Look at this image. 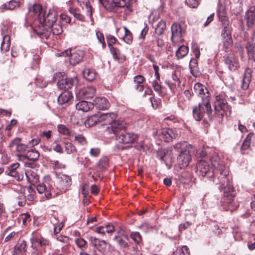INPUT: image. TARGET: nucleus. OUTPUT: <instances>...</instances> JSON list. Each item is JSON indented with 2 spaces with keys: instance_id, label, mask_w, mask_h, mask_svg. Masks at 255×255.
I'll use <instances>...</instances> for the list:
<instances>
[{
  "instance_id": "f257e3e1",
  "label": "nucleus",
  "mask_w": 255,
  "mask_h": 255,
  "mask_svg": "<svg viewBox=\"0 0 255 255\" xmlns=\"http://www.w3.org/2000/svg\"><path fill=\"white\" fill-rule=\"evenodd\" d=\"M220 173L221 175L218 177L219 183L216 182V184L220 185V187L224 192V197L221 200L222 206L225 211H233L235 209L234 197L232 194L233 186L230 183L226 172L223 173V172H220Z\"/></svg>"
},
{
  "instance_id": "f03ea898",
  "label": "nucleus",
  "mask_w": 255,
  "mask_h": 255,
  "mask_svg": "<svg viewBox=\"0 0 255 255\" xmlns=\"http://www.w3.org/2000/svg\"><path fill=\"white\" fill-rule=\"evenodd\" d=\"M117 115L115 113L106 114L100 113L101 124L102 125H109L106 130L109 133L117 134L124 127L123 121H117Z\"/></svg>"
},
{
  "instance_id": "7ed1b4c3",
  "label": "nucleus",
  "mask_w": 255,
  "mask_h": 255,
  "mask_svg": "<svg viewBox=\"0 0 255 255\" xmlns=\"http://www.w3.org/2000/svg\"><path fill=\"white\" fill-rule=\"evenodd\" d=\"M205 115L210 120L212 119V110L208 95L203 97L202 102L193 109V116L197 121L202 120Z\"/></svg>"
},
{
  "instance_id": "20e7f679",
  "label": "nucleus",
  "mask_w": 255,
  "mask_h": 255,
  "mask_svg": "<svg viewBox=\"0 0 255 255\" xmlns=\"http://www.w3.org/2000/svg\"><path fill=\"white\" fill-rule=\"evenodd\" d=\"M53 181L49 176H45L42 182L36 186V190L39 194L43 195L42 197L46 199L52 198V189Z\"/></svg>"
},
{
  "instance_id": "39448f33",
  "label": "nucleus",
  "mask_w": 255,
  "mask_h": 255,
  "mask_svg": "<svg viewBox=\"0 0 255 255\" xmlns=\"http://www.w3.org/2000/svg\"><path fill=\"white\" fill-rule=\"evenodd\" d=\"M228 109V104L224 94L216 95L214 105L215 114L218 117L223 116Z\"/></svg>"
},
{
  "instance_id": "423d86ee",
  "label": "nucleus",
  "mask_w": 255,
  "mask_h": 255,
  "mask_svg": "<svg viewBox=\"0 0 255 255\" xmlns=\"http://www.w3.org/2000/svg\"><path fill=\"white\" fill-rule=\"evenodd\" d=\"M58 55L63 57L69 56V62L71 65L74 66L82 61L84 53L81 50H75L71 52V49H68L61 53H58Z\"/></svg>"
},
{
  "instance_id": "0eeeda50",
  "label": "nucleus",
  "mask_w": 255,
  "mask_h": 255,
  "mask_svg": "<svg viewBox=\"0 0 255 255\" xmlns=\"http://www.w3.org/2000/svg\"><path fill=\"white\" fill-rule=\"evenodd\" d=\"M222 50L226 53L231 51L233 45V39L229 30L223 29L221 33Z\"/></svg>"
},
{
  "instance_id": "6e6552de",
  "label": "nucleus",
  "mask_w": 255,
  "mask_h": 255,
  "mask_svg": "<svg viewBox=\"0 0 255 255\" xmlns=\"http://www.w3.org/2000/svg\"><path fill=\"white\" fill-rule=\"evenodd\" d=\"M172 31L171 40L173 43H176L182 40V34L185 29L178 23H174L171 27Z\"/></svg>"
},
{
  "instance_id": "1a4fd4ad",
  "label": "nucleus",
  "mask_w": 255,
  "mask_h": 255,
  "mask_svg": "<svg viewBox=\"0 0 255 255\" xmlns=\"http://www.w3.org/2000/svg\"><path fill=\"white\" fill-rule=\"evenodd\" d=\"M122 128V130L117 134L115 135H119L118 138V140L119 142L124 143H132L136 141L138 136L137 134L132 132H127Z\"/></svg>"
},
{
  "instance_id": "9d476101",
  "label": "nucleus",
  "mask_w": 255,
  "mask_h": 255,
  "mask_svg": "<svg viewBox=\"0 0 255 255\" xmlns=\"http://www.w3.org/2000/svg\"><path fill=\"white\" fill-rule=\"evenodd\" d=\"M178 133L171 128H163L159 133L158 137L161 140L169 142L175 139Z\"/></svg>"
},
{
  "instance_id": "9b49d317",
  "label": "nucleus",
  "mask_w": 255,
  "mask_h": 255,
  "mask_svg": "<svg viewBox=\"0 0 255 255\" xmlns=\"http://www.w3.org/2000/svg\"><path fill=\"white\" fill-rule=\"evenodd\" d=\"M21 140L20 138H15L9 143L8 146L11 148V149L15 147V151L20 153L21 156H23V154H25V153H26L27 150H28L29 147H28V145L21 143L20 142Z\"/></svg>"
},
{
  "instance_id": "f8f14e48",
  "label": "nucleus",
  "mask_w": 255,
  "mask_h": 255,
  "mask_svg": "<svg viewBox=\"0 0 255 255\" xmlns=\"http://www.w3.org/2000/svg\"><path fill=\"white\" fill-rule=\"evenodd\" d=\"M197 172L202 176H207L211 177L213 176V172L210 170L208 162L204 160H200L197 164Z\"/></svg>"
},
{
  "instance_id": "ddd939ff",
  "label": "nucleus",
  "mask_w": 255,
  "mask_h": 255,
  "mask_svg": "<svg viewBox=\"0 0 255 255\" xmlns=\"http://www.w3.org/2000/svg\"><path fill=\"white\" fill-rule=\"evenodd\" d=\"M223 58L225 64L230 71H235L239 67L238 59L233 53L226 54Z\"/></svg>"
},
{
  "instance_id": "4468645a",
  "label": "nucleus",
  "mask_w": 255,
  "mask_h": 255,
  "mask_svg": "<svg viewBox=\"0 0 255 255\" xmlns=\"http://www.w3.org/2000/svg\"><path fill=\"white\" fill-rule=\"evenodd\" d=\"M40 16L39 22L48 27L55 23L57 19L55 13L51 9H49L46 15L44 13L43 15Z\"/></svg>"
},
{
  "instance_id": "2eb2a0df",
  "label": "nucleus",
  "mask_w": 255,
  "mask_h": 255,
  "mask_svg": "<svg viewBox=\"0 0 255 255\" xmlns=\"http://www.w3.org/2000/svg\"><path fill=\"white\" fill-rule=\"evenodd\" d=\"M193 149H184L181 150L180 154L177 157L178 162L182 167H185L188 165L191 160V153Z\"/></svg>"
},
{
  "instance_id": "dca6fc26",
  "label": "nucleus",
  "mask_w": 255,
  "mask_h": 255,
  "mask_svg": "<svg viewBox=\"0 0 255 255\" xmlns=\"http://www.w3.org/2000/svg\"><path fill=\"white\" fill-rule=\"evenodd\" d=\"M244 18L248 29L254 27L255 23V6H251L245 12Z\"/></svg>"
},
{
  "instance_id": "f3484780",
  "label": "nucleus",
  "mask_w": 255,
  "mask_h": 255,
  "mask_svg": "<svg viewBox=\"0 0 255 255\" xmlns=\"http://www.w3.org/2000/svg\"><path fill=\"white\" fill-rule=\"evenodd\" d=\"M30 241L31 247L34 249H37L38 246L44 248L51 246L49 241L42 237H33L31 238Z\"/></svg>"
},
{
  "instance_id": "a211bd4d",
  "label": "nucleus",
  "mask_w": 255,
  "mask_h": 255,
  "mask_svg": "<svg viewBox=\"0 0 255 255\" xmlns=\"http://www.w3.org/2000/svg\"><path fill=\"white\" fill-rule=\"evenodd\" d=\"M71 185V177L67 175L63 174L58 178L57 188L65 192Z\"/></svg>"
},
{
  "instance_id": "6ab92c4d",
  "label": "nucleus",
  "mask_w": 255,
  "mask_h": 255,
  "mask_svg": "<svg viewBox=\"0 0 255 255\" xmlns=\"http://www.w3.org/2000/svg\"><path fill=\"white\" fill-rule=\"evenodd\" d=\"M212 165L217 169H218L220 172H224L225 168L224 163L221 160L218 154L214 152L211 156L210 158Z\"/></svg>"
},
{
  "instance_id": "aec40b11",
  "label": "nucleus",
  "mask_w": 255,
  "mask_h": 255,
  "mask_svg": "<svg viewBox=\"0 0 255 255\" xmlns=\"http://www.w3.org/2000/svg\"><path fill=\"white\" fill-rule=\"evenodd\" d=\"M75 82H77L76 78L66 77L60 80L57 83V86L59 88L66 91L71 88Z\"/></svg>"
},
{
  "instance_id": "412c9836",
  "label": "nucleus",
  "mask_w": 255,
  "mask_h": 255,
  "mask_svg": "<svg viewBox=\"0 0 255 255\" xmlns=\"http://www.w3.org/2000/svg\"><path fill=\"white\" fill-rule=\"evenodd\" d=\"M94 107L100 110H106L110 107V104L108 100L104 97H99L95 99L94 101Z\"/></svg>"
},
{
  "instance_id": "4be33fe9",
  "label": "nucleus",
  "mask_w": 255,
  "mask_h": 255,
  "mask_svg": "<svg viewBox=\"0 0 255 255\" xmlns=\"http://www.w3.org/2000/svg\"><path fill=\"white\" fill-rule=\"evenodd\" d=\"M113 239L122 248H127L128 246V236L122 230L120 231L118 233V235L116 236Z\"/></svg>"
},
{
  "instance_id": "5701e85b",
  "label": "nucleus",
  "mask_w": 255,
  "mask_h": 255,
  "mask_svg": "<svg viewBox=\"0 0 255 255\" xmlns=\"http://www.w3.org/2000/svg\"><path fill=\"white\" fill-rule=\"evenodd\" d=\"M96 89L91 86L84 87L81 89L78 96L82 99L92 98L95 95Z\"/></svg>"
},
{
  "instance_id": "b1692460",
  "label": "nucleus",
  "mask_w": 255,
  "mask_h": 255,
  "mask_svg": "<svg viewBox=\"0 0 255 255\" xmlns=\"http://www.w3.org/2000/svg\"><path fill=\"white\" fill-rule=\"evenodd\" d=\"M91 243L100 252H103L107 247V242L104 240H100L96 237H90Z\"/></svg>"
},
{
  "instance_id": "393cba45",
  "label": "nucleus",
  "mask_w": 255,
  "mask_h": 255,
  "mask_svg": "<svg viewBox=\"0 0 255 255\" xmlns=\"http://www.w3.org/2000/svg\"><path fill=\"white\" fill-rule=\"evenodd\" d=\"M194 90L195 92L198 95H200L202 98L208 95L209 99H210L208 90L206 86L200 83H196L194 86Z\"/></svg>"
},
{
  "instance_id": "a878e982",
  "label": "nucleus",
  "mask_w": 255,
  "mask_h": 255,
  "mask_svg": "<svg viewBox=\"0 0 255 255\" xmlns=\"http://www.w3.org/2000/svg\"><path fill=\"white\" fill-rule=\"evenodd\" d=\"M252 70L250 68H247L245 71L242 80V88L244 90L247 89L250 85L252 78Z\"/></svg>"
},
{
  "instance_id": "bb28decb",
  "label": "nucleus",
  "mask_w": 255,
  "mask_h": 255,
  "mask_svg": "<svg viewBox=\"0 0 255 255\" xmlns=\"http://www.w3.org/2000/svg\"><path fill=\"white\" fill-rule=\"evenodd\" d=\"M76 108L78 111L83 112H87L91 109H93L94 104L91 102H88L86 101H81L76 104Z\"/></svg>"
},
{
  "instance_id": "cd10ccee",
  "label": "nucleus",
  "mask_w": 255,
  "mask_h": 255,
  "mask_svg": "<svg viewBox=\"0 0 255 255\" xmlns=\"http://www.w3.org/2000/svg\"><path fill=\"white\" fill-rule=\"evenodd\" d=\"M29 12L31 15L37 16L39 21L40 16L43 15L45 13L41 5L37 3L34 4L32 7L29 8Z\"/></svg>"
},
{
  "instance_id": "c85d7f7f",
  "label": "nucleus",
  "mask_w": 255,
  "mask_h": 255,
  "mask_svg": "<svg viewBox=\"0 0 255 255\" xmlns=\"http://www.w3.org/2000/svg\"><path fill=\"white\" fill-rule=\"evenodd\" d=\"M73 98L72 93L66 90L62 92L58 97V102L59 104L63 105L68 103Z\"/></svg>"
},
{
  "instance_id": "c756f323",
  "label": "nucleus",
  "mask_w": 255,
  "mask_h": 255,
  "mask_svg": "<svg viewBox=\"0 0 255 255\" xmlns=\"http://www.w3.org/2000/svg\"><path fill=\"white\" fill-rule=\"evenodd\" d=\"M110 52L113 55V58L118 60L119 62L123 63L126 60V57L122 54L120 50L116 47H112L110 49Z\"/></svg>"
},
{
  "instance_id": "7c9ffc66",
  "label": "nucleus",
  "mask_w": 255,
  "mask_h": 255,
  "mask_svg": "<svg viewBox=\"0 0 255 255\" xmlns=\"http://www.w3.org/2000/svg\"><path fill=\"white\" fill-rule=\"evenodd\" d=\"M23 157L29 160L36 161L39 158V153L34 149H28L25 154L23 155Z\"/></svg>"
},
{
  "instance_id": "2f4dec72",
  "label": "nucleus",
  "mask_w": 255,
  "mask_h": 255,
  "mask_svg": "<svg viewBox=\"0 0 255 255\" xmlns=\"http://www.w3.org/2000/svg\"><path fill=\"white\" fill-rule=\"evenodd\" d=\"M25 175L29 183H36L39 180V176L34 172L33 169L26 170Z\"/></svg>"
},
{
  "instance_id": "473e14b6",
  "label": "nucleus",
  "mask_w": 255,
  "mask_h": 255,
  "mask_svg": "<svg viewBox=\"0 0 255 255\" xmlns=\"http://www.w3.org/2000/svg\"><path fill=\"white\" fill-rule=\"evenodd\" d=\"M98 123H101L100 113L88 117L85 122L86 125L89 127L93 126Z\"/></svg>"
},
{
  "instance_id": "72a5a7b5",
  "label": "nucleus",
  "mask_w": 255,
  "mask_h": 255,
  "mask_svg": "<svg viewBox=\"0 0 255 255\" xmlns=\"http://www.w3.org/2000/svg\"><path fill=\"white\" fill-rule=\"evenodd\" d=\"M26 242L24 240L19 241L18 244L15 246L13 255H17L19 254L25 252L26 248Z\"/></svg>"
},
{
  "instance_id": "f704fd0d",
  "label": "nucleus",
  "mask_w": 255,
  "mask_h": 255,
  "mask_svg": "<svg viewBox=\"0 0 255 255\" xmlns=\"http://www.w3.org/2000/svg\"><path fill=\"white\" fill-rule=\"evenodd\" d=\"M248 56L255 62V41L253 43H248L246 45Z\"/></svg>"
},
{
  "instance_id": "c9c22d12",
  "label": "nucleus",
  "mask_w": 255,
  "mask_h": 255,
  "mask_svg": "<svg viewBox=\"0 0 255 255\" xmlns=\"http://www.w3.org/2000/svg\"><path fill=\"white\" fill-rule=\"evenodd\" d=\"M10 45V36L5 34L3 37V40L1 43V50L4 52H6L9 50Z\"/></svg>"
},
{
  "instance_id": "e433bc0d",
  "label": "nucleus",
  "mask_w": 255,
  "mask_h": 255,
  "mask_svg": "<svg viewBox=\"0 0 255 255\" xmlns=\"http://www.w3.org/2000/svg\"><path fill=\"white\" fill-rule=\"evenodd\" d=\"M83 74L84 77L88 81H92L96 78V73L94 70L90 69H85L83 72Z\"/></svg>"
},
{
  "instance_id": "4c0bfd02",
  "label": "nucleus",
  "mask_w": 255,
  "mask_h": 255,
  "mask_svg": "<svg viewBox=\"0 0 255 255\" xmlns=\"http://www.w3.org/2000/svg\"><path fill=\"white\" fill-rule=\"evenodd\" d=\"M218 17L219 20L222 22L223 29H229V20L228 17L224 14L223 12L219 11L218 12Z\"/></svg>"
},
{
  "instance_id": "58836bf2",
  "label": "nucleus",
  "mask_w": 255,
  "mask_h": 255,
  "mask_svg": "<svg viewBox=\"0 0 255 255\" xmlns=\"http://www.w3.org/2000/svg\"><path fill=\"white\" fill-rule=\"evenodd\" d=\"M188 52V47L185 45L180 46L176 52V56L177 58H182L185 56Z\"/></svg>"
},
{
  "instance_id": "ea45409f",
  "label": "nucleus",
  "mask_w": 255,
  "mask_h": 255,
  "mask_svg": "<svg viewBox=\"0 0 255 255\" xmlns=\"http://www.w3.org/2000/svg\"><path fill=\"white\" fill-rule=\"evenodd\" d=\"M254 135V134L253 132H250L247 135L241 147L242 150H247L250 147L251 138Z\"/></svg>"
},
{
  "instance_id": "a19ab883",
  "label": "nucleus",
  "mask_w": 255,
  "mask_h": 255,
  "mask_svg": "<svg viewBox=\"0 0 255 255\" xmlns=\"http://www.w3.org/2000/svg\"><path fill=\"white\" fill-rule=\"evenodd\" d=\"M174 148L178 152L181 151V150L184 149H193V146L190 144H187L186 142H179L175 144L174 145Z\"/></svg>"
},
{
  "instance_id": "79ce46f5",
  "label": "nucleus",
  "mask_w": 255,
  "mask_h": 255,
  "mask_svg": "<svg viewBox=\"0 0 255 255\" xmlns=\"http://www.w3.org/2000/svg\"><path fill=\"white\" fill-rule=\"evenodd\" d=\"M166 29V23L163 20L159 21L155 29V33L158 35H161Z\"/></svg>"
},
{
  "instance_id": "37998d69",
  "label": "nucleus",
  "mask_w": 255,
  "mask_h": 255,
  "mask_svg": "<svg viewBox=\"0 0 255 255\" xmlns=\"http://www.w3.org/2000/svg\"><path fill=\"white\" fill-rule=\"evenodd\" d=\"M58 131L62 134L72 136L74 135L73 132L71 131L65 125H59L57 127Z\"/></svg>"
},
{
  "instance_id": "c03bdc74",
  "label": "nucleus",
  "mask_w": 255,
  "mask_h": 255,
  "mask_svg": "<svg viewBox=\"0 0 255 255\" xmlns=\"http://www.w3.org/2000/svg\"><path fill=\"white\" fill-rule=\"evenodd\" d=\"M125 30V35L123 40L127 44H130L132 41V35L131 32L126 27H124Z\"/></svg>"
},
{
  "instance_id": "a18cd8bd",
  "label": "nucleus",
  "mask_w": 255,
  "mask_h": 255,
  "mask_svg": "<svg viewBox=\"0 0 255 255\" xmlns=\"http://www.w3.org/2000/svg\"><path fill=\"white\" fill-rule=\"evenodd\" d=\"M64 146L65 151L67 154H71L76 151L75 146L69 141L64 142Z\"/></svg>"
},
{
  "instance_id": "49530a36",
  "label": "nucleus",
  "mask_w": 255,
  "mask_h": 255,
  "mask_svg": "<svg viewBox=\"0 0 255 255\" xmlns=\"http://www.w3.org/2000/svg\"><path fill=\"white\" fill-rule=\"evenodd\" d=\"M54 35H59L62 32V26L57 23H54L52 25L48 27Z\"/></svg>"
},
{
  "instance_id": "de8ad7c7",
  "label": "nucleus",
  "mask_w": 255,
  "mask_h": 255,
  "mask_svg": "<svg viewBox=\"0 0 255 255\" xmlns=\"http://www.w3.org/2000/svg\"><path fill=\"white\" fill-rule=\"evenodd\" d=\"M74 139L78 144L84 145L87 144L86 138L82 134H76L74 136Z\"/></svg>"
},
{
  "instance_id": "09e8293b",
  "label": "nucleus",
  "mask_w": 255,
  "mask_h": 255,
  "mask_svg": "<svg viewBox=\"0 0 255 255\" xmlns=\"http://www.w3.org/2000/svg\"><path fill=\"white\" fill-rule=\"evenodd\" d=\"M130 237L135 244H138L142 240V238L139 232H134L130 234Z\"/></svg>"
},
{
  "instance_id": "8fccbe9b",
  "label": "nucleus",
  "mask_w": 255,
  "mask_h": 255,
  "mask_svg": "<svg viewBox=\"0 0 255 255\" xmlns=\"http://www.w3.org/2000/svg\"><path fill=\"white\" fill-rule=\"evenodd\" d=\"M83 5L85 7L87 15L89 16L90 18H91L92 15V7L90 4L89 0H84L83 1Z\"/></svg>"
},
{
  "instance_id": "3c124183",
  "label": "nucleus",
  "mask_w": 255,
  "mask_h": 255,
  "mask_svg": "<svg viewBox=\"0 0 255 255\" xmlns=\"http://www.w3.org/2000/svg\"><path fill=\"white\" fill-rule=\"evenodd\" d=\"M15 202H17L19 207L24 206L26 202L25 196L23 194L19 195L17 198L15 199Z\"/></svg>"
},
{
  "instance_id": "603ef678",
  "label": "nucleus",
  "mask_w": 255,
  "mask_h": 255,
  "mask_svg": "<svg viewBox=\"0 0 255 255\" xmlns=\"http://www.w3.org/2000/svg\"><path fill=\"white\" fill-rule=\"evenodd\" d=\"M107 40L108 42V46L109 49H111L112 47H114L113 46V44L116 43L117 41V39L115 36L112 35H108L107 36Z\"/></svg>"
},
{
  "instance_id": "864d4df0",
  "label": "nucleus",
  "mask_w": 255,
  "mask_h": 255,
  "mask_svg": "<svg viewBox=\"0 0 255 255\" xmlns=\"http://www.w3.org/2000/svg\"><path fill=\"white\" fill-rule=\"evenodd\" d=\"M98 164L102 169H105L108 166V159L106 157H103L100 160Z\"/></svg>"
},
{
  "instance_id": "5fc2aeb1",
  "label": "nucleus",
  "mask_w": 255,
  "mask_h": 255,
  "mask_svg": "<svg viewBox=\"0 0 255 255\" xmlns=\"http://www.w3.org/2000/svg\"><path fill=\"white\" fill-rule=\"evenodd\" d=\"M159 81H157V80H154L152 83V86L154 90L158 93H160L162 92V87L159 83Z\"/></svg>"
},
{
  "instance_id": "6e6d98bb",
  "label": "nucleus",
  "mask_w": 255,
  "mask_h": 255,
  "mask_svg": "<svg viewBox=\"0 0 255 255\" xmlns=\"http://www.w3.org/2000/svg\"><path fill=\"white\" fill-rule=\"evenodd\" d=\"M112 2L115 6L124 7L126 5V0H112Z\"/></svg>"
},
{
  "instance_id": "4d7b16f0",
  "label": "nucleus",
  "mask_w": 255,
  "mask_h": 255,
  "mask_svg": "<svg viewBox=\"0 0 255 255\" xmlns=\"http://www.w3.org/2000/svg\"><path fill=\"white\" fill-rule=\"evenodd\" d=\"M145 80V78L141 75L135 76L133 78V82L136 85L141 84Z\"/></svg>"
},
{
  "instance_id": "13d9d810",
  "label": "nucleus",
  "mask_w": 255,
  "mask_h": 255,
  "mask_svg": "<svg viewBox=\"0 0 255 255\" xmlns=\"http://www.w3.org/2000/svg\"><path fill=\"white\" fill-rule=\"evenodd\" d=\"M7 174L10 176L14 177L17 180H20L22 179L21 175L18 172L16 171H6Z\"/></svg>"
},
{
  "instance_id": "bf43d9fd",
  "label": "nucleus",
  "mask_w": 255,
  "mask_h": 255,
  "mask_svg": "<svg viewBox=\"0 0 255 255\" xmlns=\"http://www.w3.org/2000/svg\"><path fill=\"white\" fill-rule=\"evenodd\" d=\"M53 149L56 152L60 154L63 153V149L62 146L59 143L55 142L53 144Z\"/></svg>"
},
{
  "instance_id": "052dcab7",
  "label": "nucleus",
  "mask_w": 255,
  "mask_h": 255,
  "mask_svg": "<svg viewBox=\"0 0 255 255\" xmlns=\"http://www.w3.org/2000/svg\"><path fill=\"white\" fill-rule=\"evenodd\" d=\"M97 37L100 42H101L102 44V47L103 48H104L106 46V44L105 41L104 36L103 33L101 32H97L96 33Z\"/></svg>"
},
{
  "instance_id": "680f3d73",
  "label": "nucleus",
  "mask_w": 255,
  "mask_h": 255,
  "mask_svg": "<svg viewBox=\"0 0 255 255\" xmlns=\"http://www.w3.org/2000/svg\"><path fill=\"white\" fill-rule=\"evenodd\" d=\"M192 51L195 55V56L196 58H198L200 55V52L199 50V47L196 44H193L192 46Z\"/></svg>"
},
{
  "instance_id": "e2e57ef3",
  "label": "nucleus",
  "mask_w": 255,
  "mask_h": 255,
  "mask_svg": "<svg viewBox=\"0 0 255 255\" xmlns=\"http://www.w3.org/2000/svg\"><path fill=\"white\" fill-rule=\"evenodd\" d=\"M101 152L100 148L98 147L92 148L90 151V154L92 156L97 157Z\"/></svg>"
},
{
  "instance_id": "0e129e2a",
  "label": "nucleus",
  "mask_w": 255,
  "mask_h": 255,
  "mask_svg": "<svg viewBox=\"0 0 255 255\" xmlns=\"http://www.w3.org/2000/svg\"><path fill=\"white\" fill-rule=\"evenodd\" d=\"M167 154V151L163 149H160L157 151V155L159 158L163 161H165L164 157Z\"/></svg>"
},
{
  "instance_id": "69168bd1",
  "label": "nucleus",
  "mask_w": 255,
  "mask_h": 255,
  "mask_svg": "<svg viewBox=\"0 0 255 255\" xmlns=\"http://www.w3.org/2000/svg\"><path fill=\"white\" fill-rule=\"evenodd\" d=\"M76 245L80 248H83L86 244V241L83 238H78L75 240Z\"/></svg>"
},
{
  "instance_id": "338daca9",
  "label": "nucleus",
  "mask_w": 255,
  "mask_h": 255,
  "mask_svg": "<svg viewBox=\"0 0 255 255\" xmlns=\"http://www.w3.org/2000/svg\"><path fill=\"white\" fill-rule=\"evenodd\" d=\"M186 2L191 7H196L198 5V2L197 0H186Z\"/></svg>"
},
{
  "instance_id": "774afa93",
  "label": "nucleus",
  "mask_w": 255,
  "mask_h": 255,
  "mask_svg": "<svg viewBox=\"0 0 255 255\" xmlns=\"http://www.w3.org/2000/svg\"><path fill=\"white\" fill-rule=\"evenodd\" d=\"M56 238L58 241L64 243H68L69 241V238L68 237L62 235H59Z\"/></svg>"
}]
</instances>
